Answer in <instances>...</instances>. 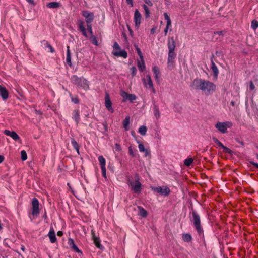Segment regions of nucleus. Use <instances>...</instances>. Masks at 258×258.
<instances>
[{"mask_svg":"<svg viewBox=\"0 0 258 258\" xmlns=\"http://www.w3.org/2000/svg\"><path fill=\"white\" fill-rule=\"evenodd\" d=\"M191 87L194 89L203 91L206 95L214 92L216 89L214 83L201 79H195L191 83Z\"/></svg>","mask_w":258,"mask_h":258,"instance_id":"1","label":"nucleus"},{"mask_svg":"<svg viewBox=\"0 0 258 258\" xmlns=\"http://www.w3.org/2000/svg\"><path fill=\"white\" fill-rule=\"evenodd\" d=\"M132 176L127 177V184L132 188L134 193L139 194L141 191L142 184L140 182V176L137 173L135 175V182L133 181Z\"/></svg>","mask_w":258,"mask_h":258,"instance_id":"2","label":"nucleus"},{"mask_svg":"<svg viewBox=\"0 0 258 258\" xmlns=\"http://www.w3.org/2000/svg\"><path fill=\"white\" fill-rule=\"evenodd\" d=\"M167 46L169 49L167 63L168 66H170L173 64L175 57V41L173 37H168Z\"/></svg>","mask_w":258,"mask_h":258,"instance_id":"3","label":"nucleus"},{"mask_svg":"<svg viewBox=\"0 0 258 258\" xmlns=\"http://www.w3.org/2000/svg\"><path fill=\"white\" fill-rule=\"evenodd\" d=\"M72 83L77 85L78 87L85 90L89 89V84L86 79L83 77H78L76 75H73L71 78Z\"/></svg>","mask_w":258,"mask_h":258,"instance_id":"4","label":"nucleus"},{"mask_svg":"<svg viewBox=\"0 0 258 258\" xmlns=\"http://www.w3.org/2000/svg\"><path fill=\"white\" fill-rule=\"evenodd\" d=\"M190 220L192 222L198 234H201L203 233V230L201 225L200 216L195 210H192Z\"/></svg>","mask_w":258,"mask_h":258,"instance_id":"5","label":"nucleus"},{"mask_svg":"<svg viewBox=\"0 0 258 258\" xmlns=\"http://www.w3.org/2000/svg\"><path fill=\"white\" fill-rule=\"evenodd\" d=\"M232 126V123L230 121L219 122L215 124V127L221 133L225 134L228 128Z\"/></svg>","mask_w":258,"mask_h":258,"instance_id":"6","label":"nucleus"},{"mask_svg":"<svg viewBox=\"0 0 258 258\" xmlns=\"http://www.w3.org/2000/svg\"><path fill=\"white\" fill-rule=\"evenodd\" d=\"M152 190L163 196H167L170 192L169 188L167 186L152 187Z\"/></svg>","mask_w":258,"mask_h":258,"instance_id":"7","label":"nucleus"},{"mask_svg":"<svg viewBox=\"0 0 258 258\" xmlns=\"http://www.w3.org/2000/svg\"><path fill=\"white\" fill-rule=\"evenodd\" d=\"M39 202L36 198H33L32 201V215L36 216L39 213Z\"/></svg>","mask_w":258,"mask_h":258,"instance_id":"8","label":"nucleus"},{"mask_svg":"<svg viewBox=\"0 0 258 258\" xmlns=\"http://www.w3.org/2000/svg\"><path fill=\"white\" fill-rule=\"evenodd\" d=\"M82 14L85 18V21L87 24H91L94 19V15L93 13L89 12L88 11H83Z\"/></svg>","mask_w":258,"mask_h":258,"instance_id":"9","label":"nucleus"},{"mask_svg":"<svg viewBox=\"0 0 258 258\" xmlns=\"http://www.w3.org/2000/svg\"><path fill=\"white\" fill-rule=\"evenodd\" d=\"M105 106L107 109L111 113L114 112V109L112 107V102L108 93H106L105 96Z\"/></svg>","mask_w":258,"mask_h":258,"instance_id":"10","label":"nucleus"},{"mask_svg":"<svg viewBox=\"0 0 258 258\" xmlns=\"http://www.w3.org/2000/svg\"><path fill=\"white\" fill-rule=\"evenodd\" d=\"M91 236L92 239L93 240L94 243L95 244V246L97 248L100 249H102L104 247L100 243L99 238L95 235V232L93 230H91Z\"/></svg>","mask_w":258,"mask_h":258,"instance_id":"11","label":"nucleus"},{"mask_svg":"<svg viewBox=\"0 0 258 258\" xmlns=\"http://www.w3.org/2000/svg\"><path fill=\"white\" fill-rule=\"evenodd\" d=\"M143 83L147 89L153 88V83L150 75H147L146 78L142 79Z\"/></svg>","mask_w":258,"mask_h":258,"instance_id":"12","label":"nucleus"},{"mask_svg":"<svg viewBox=\"0 0 258 258\" xmlns=\"http://www.w3.org/2000/svg\"><path fill=\"white\" fill-rule=\"evenodd\" d=\"M141 15L139 12V11L137 9L136 10L134 14V22L135 23L136 27H139V25L141 23Z\"/></svg>","mask_w":258,"mask_h":258,"instance_id":"13","label":"nucleus"},{"mask_svg":"<svg viewBox=\"0 0 258 258\" xmlns=\"http://www.w3.org/2000/svg\"><path fill=\"white\" fill-rule=\"evenodd\" d=\"M112 54L117 57H122L126 58L127 57V53L125 50H117V51H113Z\"/></svg>","mask_w":258,"mask_h":258,"instance_id":"14","label":"nucleus"},{"mask_svg":"<svg viewBox=\"0 0 258 258\" xmlns=\"http://www.w3.org/2000/svg\"><path fill=\"white\" fill-rule=\"evenodd\" d=\"M4 133L6 135L11 137L15 141H17L20 139L18 135L14 131H10L8 130H5Z\"/></svg>","mask_w":258,"mask_h":258,"instance_id":"15","label":"nucleus"},{"mask_svg":"<svg viewBox=\"0 0 258 258\" xmlns=\"http://www.w3.org/2000/svg\"><path fill=\"white\" fill-rule=\"evenodd\" d=\"M0 96L3 100H6L8 98L9 93L5 87L0 85Z\"/></svg>","mask_w":258,"mask_h":258,"instance_id":"16","label":"nucleus"},{"mask_svg":"<svg viewBox=\"0 0 258 258\" xmlns=\"http://www.w3.org/2000/svg\"><path fill=\"white\" fill-rule=\"evenodd\" d=\"M48 236L51 243H53L56 242V238L55 236V231L53 227L50 228V231L48 234Z\"/></svg>","mask_w":258,"mask_h":258,"instance_id":"17","label":"nucleus"},{"mask_svg":"<svg viewBox=\"0 0 258 258\" xmlns=\"http://www.w3.org/2000/svg\"><path fill=\"white\" fill-rule=\"evenodd\" d=\"M153 102L154 104L153 106V113L155 117L157 119H158L160 117V112L159 111V109L158 106L155 104V101L153 100Z\"/></svg>","mask_w":258,"mask_h":258,"instance_id":"18","label":"nucleus"},{"mask_svg":"<svg viewBox=\"0 0 258 258\" xmlns=\"http://www.w3.org/2000/svg\"><path fill=\"white\" fill-rule=\"evenodd\" d=\"M153 72L154 74V77L155 80H156L157 81H159V78L160 77V72L158 67L157 66H154L153 68Z\"/></svg>","mask_w":258,"mask_h":258,"instance_id":"19","label":"nucleus"},{"mask_svg":"<svg viewBox=\"0 0 258 258\" xmlns=\"http://www.w3.org/2000/svg\"><path fill=\"white\" fill-rule=\"evenodd\" d=\"M73 119L75 121L77 124L80 121V114L78 110H75L73 112Z\"/></svg>","mask_w":258,"mask_h":258,"instance_id":"20","label":"nucleus"},{"mask_svg":"<svg viewBox=\"0 0 258 258\" xmlns=\"http://www.w3.org/2000/svg\"><path fill=\"white\" fill-rule=\"evenodd\" d=\"M66 62L69 66H72L71 52L70 51V47L69 46L67 47Z\"/></svg>","mask_w":258,"mask_h":258,"instance_id":"21","label":"nucleus"},{"mask_svg":"<svg viewBox=\"0 0 258 258\" xmlns=\"http://www.w3.org/2000/svg\"><path fill=\"white\" fill-rule=\"evenodd\" d=\"M79 29L82 32V34H83V35L86 37H87L88 36L87 35V32H86V29L84 26V23L82 21H79Z\"/></svg>","mask_w":258,"mask_h":258,"instance_id":"22","label":"nucleus"},{"mask_svg":"<svg viewBox=\"0 0 258 258\" xmlns=\"http://www.w3.org/2000/svg\"><path fill=\"white\" fill-rule=\"evenodd\" d=\"M137 143L139 144L138 148L140 152H144L145 153V156H147L149 154V152L147 149H145L144 145L140 143L139 141H137Z\"/></svg>","mask_w":258,"mask_h":258,"instance_id":"23","label":"nucleus"},{"mask_svg":"<svg viewBox=\"0 0 258 258\" xmlns=\"http://www.w3.org/2000/svg\"><path fill=\"white\" fill-rule=\"evenodd\" d=\"M130 120V117L129 116H127L123 122V127L126 131L129 130Z\"/></svg>","mask_w":258,"mask_h":258,"instance_id":"24","label":"nucleus"},{"mask_svg":"<svg viewBox=\"0 0 258 258\" xmlns=\"http://www.w3.org/2000/svg\"><path fill=\"white\" fill-rule=\"evenodd\" d=\"M138 67L140 71L142 72L145 70L146 66L145 64L144 58H142V59H141V61H138Z\"/></svg>","mask_w":258,"mask_h":258,"instance_id":"25","label":"nucleus"},{"mask_svg":"<svg viewBox=\"0 0 258 258\" xmlns=\"http://www.w3.org/2000/svg\"><path fill=\"white\" fill-rule=\"evenodd\" d=\"M60 6V4L57 2H52L47 4V7L49 8H57Z\"/></svg>","mask_w":258,"mask_h":258,"instance_id":"26","label":"nucleus"},{"mask_svg":"<svg viewBox=\"0 0 258 258\" xmlns=\"http://www.w3.org/2000/svg\"><path fill=\"white\" fill-rule=\"evenodd\" d=\"M138 208L139 209L138 214L143 217H146L147 215V211L141 206H138Z\"/></svg>","mask_w":258,"mask_h":258,"instance_id":"27","label":"nucleus"},{"mask_svg":"<svg viewBox=\"0 0 258 258\" xmlns=\"http://www.w3.org/2000/svg\"><path fill=\"white\" fill-rule=\"evenodd\" d=\"M211 69L214 73V76L217 77L219 73L218 69L215 63L213 61H212Z\"/></svg>","mask_w":258,"mask_h":258,"instance_id":"28","label":"nucleus"},{"mask_svg":"<svg viewBox=\"0 0 258 258\" xmlns=\"http://www.w3.org/2000/svg\"><path fill=\"white\" fill-rule=\"evenodd\" d=\"M98 160L100 164V167L103 168L105 167L106 165V160L103 157V156H99L98 157Z\"/></svg>","mask_w":258,"mask_h":258,"instance_id":"29","label":"nucleus"},{"mask_svg":"<svg viewBox=\"0 0 258 258\" xmlns=\"http://www.w3.org/2000/svg\"><path fill=\"white\" fill-rule=\"evenodd\" d=\"M71 144L74 147V148L76 150L78 154H79V146L77 142L75 140V139H72L71 140Z\"/></svg>","mask_w":258,"mask_h":258,"instance_id":"30","label":"nucleus"},{"mask_svg":"<svg viewBox=\"0 0 258 258\" xmlns=\"http://www.w3.org/2000/svg\"><path fill=\"white\" fill-rule=\"evenodd\" d=\"M138 132L142 135L145 136L147 132V127L145 125L141 126Z\"/></svg>","mask_w":258,"mask_h":258,"instance_id":"31","label":"nucleus"},{"mask_svg":"<svg viewBox=\"0 0 258 258\" xmlns=\"http://www.w3.org/2000/svg\"><path fill=\"white\" fill-rule=\"evenodd\" d=\"M182 239L184 241L189 242L192 240V237L189 234H184L182 235Z\"/></svg>","mask_w":258,"mask_h":258,"instance_id":"32","label":"nucleus"},{"mask_svg":"<svg viewBox=\"0 0 258 258\" xmlns=\"http://www.w3.org/2000/svg\"><path fill=\"white\" fill-rule=\"evenodd\" d=\"M90 40L91 43L92 44H93L94 45H95L96 46L98 45V41L97 40V38L95 35H92L90 36Z\"/></svg>","mask_w":258,"mask_h":258,"instance_id":"33","label":"nucleus"},{"mask_svg":"<svg viewBox=\"0 0 258 258\" xmlns=\"http://www.w3.org/2000/svg\"><path fill=\"white\" fill-rule=\"evenodd\" d=\"M194 160L191 158H188L184 160V164L186 166H189L193 162Z\"/></svg>","mask_w":258,"mask_h":258,"instance_id":"34","label":"nucleus"},{"mask_svg":"<svg viewBox=\"0 0 258 258\" xmlns=\"http://www.w3.org/2000/svg\"><path fill=\"white\" fill-rule=\"evenodd\" d=\"M143 8L144 9L145 12V17H148L150 15V10H149V8L147 6V5L145 4H144L143 5Z\"/></svg>","mask_w":258,"mask_h":258,"instance_id":"35","label":"nucleus"},{"mask_svg":"<svg viewBox=\"0 0 258 258\" xmlns=\"http://www.w3.org/2000/svg\"><path fill=\"white\" fill-rule=\"evenodd\" d=\"M134 46L137 52V53L140 58V59H142V58H143V56L140 49L138 47V46L137 45H135Z\"/></svg>","mask_w":258,"mask_h":258,"instance_id":"36","label":"nucleus"},{"mask_svg":"<svg viewBox=\"0 0 258 258\" xmlns=\"http://www.w3.org/2000/svg\"><path fill=\"white\" fill-rule=\"evenodd\" d=\"M251 27L253 30H255L258 27V22L255 20L252 21Z\"/></svg>","mask_w":258,"mask_h":258,"instance_id":"37","label":"nucleus"},{"mask_svg":"<svg viewBox=\"0 0 258 258\" xmlns=\"http://www.w3.org/2000/svg\"><path fill=\"white\" fill-rule=\"evenodd\" d=\"M21 159L23 161L26 160L27 158V153L25 150H22L21 151Z\"/></svg>","mask_w":258,"mask_h":258,"instance_id":"38","label":"nucleus"},{"mask_svg":"<svg viewBox=\"0 0 258 258\" xmlns=\"http://www.w3.org/2000/svg\"><path fill=\"white\" fill-rule=\"evenodd\" d=\"M70 96L71 97V100L73 102H74L75 104H78L79 103V99L77 96L73 97L71 94H70Z\"/></svg>","mask_w":258,"mask_h":258,"instance_id":"39","label":"nucleus"},{"mask_svg":"<svg viewBox=\"0 0 258 258\" xmlns=\"http://www.w3.org/2000/svg\"><path fill=\"white\" fill-rule=\"evenodd\" d=\"M164 17L165 19L167 21V24H171V21L170 18L167 13L164 14Z\"/></svg>","mask_w":258,"mask_h":258,"instance_id":"40","label":"nucleus"},{"mask_svg":"<svg viewBox=\"0 0 258 258\" xmlns=\"http://www.w3.org/2000/svg\"><path fill=\"white\" fill-rule=\"evenodd\" d=\"M213 140L215 143H216L218 145V146L221 147V148H224V145H223V144L221 142H220L217 138H213Z\"/></svg>","mask_w":258,"mask_h":258,"instance_id":"41","label":"nucleus"},{"mask_svg":"<svg viewBox=\"0 0 258 258\" xmlns=\"http://www.w3.org/2000/svg\"><path fill=\"white\" fill-rule=\"evenodd\" d=\"M137 97L135 94H129L127 99L131 101H133L136 99Z\"/></svg>","mask_w":258,"mask_h":258,"instance_id":"42","label":"nucleus"},{"mask_svg":"<svg viewBox=\"0 0 258 258\" xmlns=\"http://www.w3.org/2000/svg\"><path fill=\"white\" fill-rule=\"evenodd\" d=\"M130 70L132 77H134L137 73L136 68L135 67H132L130 68Z\"/></svg>","mask_w":258,"mask_h":258,"instance_id":"43","label":"nucleus"},{"mask_svg":"<svg viewBox=\"0 0 258 258\" xmlns=\"http://www.w3.org/2000/svg\"><path fill=\"white\" fill-rule=\"evenodd\" d=\"M113 48V51H117V50H120V46L116 42H115L114 43Z\"/></svg>","mask_w":258,"mask_h":258,"instance_id":"44","label":"nucleus"},{"mask_svg":"<svg viewBox=\"0 0 258 258\" xmlns=\"http://www.w3.org/2000/svg\"><path fill=\"white\" fill-rule=\"evenodd\" d=\"M129 94L125 91H121V95L124 99H127Z\"/></svg>","mask_w":258,"mask_h":258,"instance_id":"45","label":"nucleus"},{"mask_svg":"<svg viewBox=\"0 0 258 258\" xmlns=\"http://www.w3.org/2000/svg\"><path fill=\"white\" fill-rule=\"evenodd\" d=\"M87 26L88 31L89 32V33L91 34V36L92 35H93V31H92V29L91 24H87Z\"/></svg>","mask_w":258,"mask_h":258,"instance_id":"46","label":"nucleus"},{"mask_svg":"<svg viewBox=\"0 0 258 258\" xmlns=\"http://www.w3.org/2000/svg\"><path fill=\"white\" fill-rule=\"evenodd\" d=\"M171 26V24H166V27L164 31L165 36L167 35L168 30H169V28Z\"/></svg>","mask_w":258,"mask_h":258,"instance_id":"47","label":"nucleus"},{"mask_svg":"<svg viewBox=\"0 0 258 258\" xmlns=\"http://www.w3.org/2000/svg\"><path fill=\"white\" fill-rule=\"evenodd\" d=\"M71 240L72 242L73 243V249L77 252H79L80 250L78 248V247L73 242V241L72 239H69V241Z\"/></svg>","mask_w":258,"mask_h":258,"instance_id":"48","label":"nucleus"},{"mask_svg":"<svg viewBox=\"0 0 258 258\" xmlns=\"http://www.w3.org/2000/svg\"><path fill=\"white\" fill-rule=\"evenodd\" d=\"M128 151H129V154L130 155H131L132 157L135 156V154H134L133 150L132 149V148L131 146H130L128 148Z\"/></svg>","mask_w":258,"mask_h":258,"instance_id":"49","label":"nucleus"},{"mask_svg":"<svg viewBox=\"0 0 258 258\" xmlns=\"http://www.w3.org/2000/svg\"><path fill=\"white\" fill-rule=\"evenodd\" d=\"M115 149L117 151L119 152L121 150V147L119 144L116 143L115 145Z\"/></svg>","mask_w":258,"mask_h":258,"instance_id":"50","label":"nucleus"},{"mask_svg":"<svg viewBox=\"0 0 258 258\" xmlns=\"http://www.w3.org/2000/svg\"><path fill=\"white\" fill-rule=\"evenodd\" d=\"M101 170H102L103 176L104 177H106V168L105 167H103V168H101Z\"/></svg>","mask_w":258,"mask_h":258,"instance_id":"51","label":"nucleus"},{"mask_svg":"<svg viewBox=\"0 0 258 258\" xmlns=\"http://www.w3.org/2000/svg\"><path fill=\"white\" fill-rule=\"evenodd\" d=\"M145 2L150 6H152L153 5V3L151 0H144Z\"/></svg>","mask_w":258,"mask_h":258,"instance_id":"52","label":"nucleus"},{"mask_svg":"<svg viewBox=\"0 0 258 258\" xmlns=\"http://www.w3.org/2000/svg\"><path fill=\"white\" fill-rule=\"evenodd\" d=\"M249 88L251 90H254L255 88L254 85L252 81L250 82Z\"/></svg>","mask_w":258,"mask_h":258,"instance_id":"53","label":"nucleus"},{"mask_svg":"<svg viewBox=\"0 0 258 258\" xmlns=\"http://www.w3.org/2000/svg\"><path fill=\"white\" fill-rule=\"evenodd\" d=\"M222 148L224 150V151H225L226 152H227L228 153H231V151L229 148H228L226 147H225L224 146V148Z\"/></svg>","mask_w":258,"mask_h":258,"instance_id":"54","label":"nucleus"},{"mask_svg":"<svg viewBox=\"0 0 258 258\" xmlns=\"http://www.w3.org/2000/svg\"><path fill=\"white\" fill-rule=\"evenodd\" d=\"M214 34H215L219 35H224V32L222 31H217V32H214Z\"/></svg>","mask_w":258,"mask_h":258,"instance_id":"55","label":"nucleus"},{"mask_svg":"<svg viewBox=\"0 0 258 258\" xmlns=\"http://www.w3.org/2000/svg\"><path fill=\"white\" fill-rule=\"evenodd\" d=\"M250 163L253 165L254 167L258 168V163L254 162L253 161H250Z\"/></svg>","mask_w":258,"mask_h":258,"instance_id":"56","label":"nucleus"},{"mask_svg":"<svg viewBox=\"0 0 258 258\" xmlns=\"http://www.w3.org/2000/svg\"><path fill=\"white\" fill-rule=\"evenodd\" d=\"M48 48H49V49H50V51L51 52L53 53L54 52V49L53 48V47L50 45H48Z\"/></svg>","mask_w":258,"mask_h":258,"instance_id":"57","label":"nucleus"},{"mask_svg":"<svg viewBox=\"0 0 258 258\" xmlns=\"http://www.w3.org/2000/svg\"><path fill=\"white\" fill-rule=\"evenodd\" d=\"M126 3H127L128 4L131 5V7L133 6V0H126Z\"/></svg>","mask_w":258,"mask_h":258,"instance_id":"58","label":"nucleus"},{"mask_svg":"<svg viewBox=\"0 0 258 258\" xmlns=\"http://www.w3.org/2000/svg\"><path fill=\"white\" fill-rule=\"evenodd\" d=\"M155 31H156V28L155 27L152 28L151 29V33L153 34L155 32Z\"/></svg>","mask_w":258,"mask_h":258,"instance_id":"59","label":"nucleus"},{"mask_svg":"<svg viewBox=\"0 0 258 258\" xmlns=\"http://www.w3.org/2000/svg\"><path fill=\"white\" fill-rule=\"evenodd\" d=\"M57 235L58 236H61L63 235V232L61 231H59L57 232Z\"/></svg>","mask_w":258,"mask_h":258,"instance_id":"60","label":"nucleus"},{"mask_svg":"<svg viewBox=\"0 0 258 258\" xmlns=\"http://www.w3.org/2000/svg\"><path fill=\"white\" fill-rule=\"evenodd\" d=\"M4 160V157L2 155H0V163H1Z\"/></svg>","mask_w":258,"mask_h":258,"instance_id":"61","label":"nucleus"},{"mask_svg":"<svg viewBox=\"0 0 258 258\" xmlns=\"http://www.w3.org/2000/svg\"><path fill=\"white\" fill-rule=\"evenodd\" d=\"M150 89H152V91L153 93H156V90H155L153 85V88H150Z\"/></svg>","mask_w":258,"mask_h":258,"instance_id":"62","label":"nucleus"},{"mask_svg":"<svg viewBox=\"0 0 258 258\" xmlns=\"http://www.w3.org/2000/svg\"><path fill=\"white\" fill-rule=\"evenodd\" d=\"M128 30L130 31V34L131 35H132L133 34V31H132V29H131V28L130 27H128Z\"/></svg>","mask_w":258,"mask_h":258,"instance_id":"63","label":"nucleus"},{"mask_svg":"<svg viewBox=\"0 0 258 258\" xmlns=\"http://www.w3.org/2000/svg\"><path fill=\"white\" fill-rule=\"evenodd\" d=\"M28 3H30V4H33V0H26Z\"/></svg>","mask_w":258,"mask_h":258,"instance_id":"64","label":"nucleus"}]
</instances>
